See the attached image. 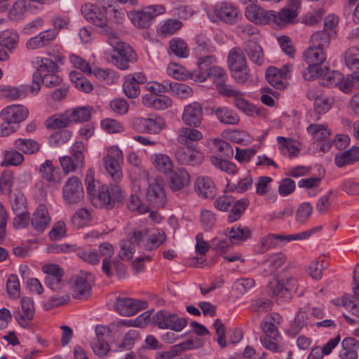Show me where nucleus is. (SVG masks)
I'll use <instances>...</instances> for the list:
<instances>
[{
	"label": "nucleus",
	"instance_id": "nucleus-1",
	"mask_svg": "<svg viewBox=\"0 0 359 359\" xmlns=\"http://www.w3.org/2000/svg\"><path fill=\"white\" fill-rule=\"evenodd\" d=\"M304 58L308 65L303 73L305 80H313L327 72V67L323 65L326 60L324 49L311 46L304 53Z\"/></svg>",
	"mask_w": 359,
	"mask_h": 359
},
{
	"label": "nucleus",
	"instance_id": "nucleus-2",
	"mask_svg": "<svg viewBox=\"0 0 359 359\" xmlns=\"http://www.w3.org/2000/svg\"><path fill=\"white\" fill-rule=\"evenodd\" d=\"M165 13V8L161 4L146 6L141 10L127 12V16L138 28H148L154 18Z\"/></svg>",
	"mask_w": 359,
	"mask_h": 359
},
{
	"label": "nucleus",
	"instance_id": "nucleus-3",
	"mask_svg": "<svg viewBox=\"0 0 359 359\" xmlns=\"http://www.w3.org/2000/svg\"><path fill=\"white\" fill-rule=\"evenodd\" d=\"M123 160V153L116 146L108 149L107 154L103 158L105 169L115 182H118L122 178L121 165Z\"/></svg>",
	"mask_w": 359,
	"mask_h": 359
},
{
	"label": "nucleus",
	"instance_id": "nucleus-4",
	"mask_svg": "<svg viewBox=\"0 0 359 359\" xmlns=\"http://www.w3.org/2000/svg\"><path fill=\"white\" fill-rule=\"evenodd\" d=\"M299 287L298 280L293 276L278 278L271 287L273 296L278 299L287 301L292 299Z\"/></svg>",
	"mask_w": 359,
	"mask_h": 359
},
{
	"label": "nucleus",
	"instance_id": "nucleus-5",
	"mask_svg": "<svg viewBox=\"0 0 359 359\" xmlns=\"http://www.w3.org/2000/svg\"><path fill=\"white\" fill-rule=\"evenodd\" d=\"M84 196L83 188L79 177L72 176L65 182L62 196L67 204H76L81 201Z\"/></svg>",
	"mask_w": 359,
	"mask_h": 359
},
{
	"label": "nucleus",
	"instance_id": "nucleus-6",
	"mask_svg": "<svg viewBox=\"0 0 359 359\" xmlns=\"http://www.w3.org/2000/svg\"><path fill=\"white\" fill-rule=\"evenodd\" d=\"M291 65H285L280 69L270 67L266 70V79L269 83L278 90L286 88L288 83L287 79L290 77Z\"/></svg>",
	"mask_w": 359,
	"mask_h": 359
},
{
	"label": "nucleus",
	"instance_id": "nucleus-7",
	"mask_svg": "<svg viewBox=\"0 0 359 359\" xmlns=\"http://www.w3.org/2000/svg\"><path fill=\"white\" fill-rule=\"evenodd\" d=\"M106 8L98 4H86L81 7L83 17L93 25L103 27L107 24Z\"/></svg>",
	"mask_w": 359,
	"mask_h": 359
},
{
	"label": "nucleus",
	"instance_id": "nucleus-8",
	"mask_svg": "<svg viewBox=\"0 0 359 359\" xmlns=\"http://www.w3.org/2000/svg\"><path fill=\"white\" fill-rule=\"evenodd\" d=\"M42 271L46 273L44 282L47 287L53 290L62 288L64 271L61 267L55 264H45Z\"/></svg>",
	"mask_w": 359,
	"mask_h": 359
},
{
	"label": "nucleus",
	"instance_id": "nucleus-9",
	"mask_svg": "<svg viewBox=\"0 0 359 359\" xmlns=\"http://www.w3.org/2000/svg\"><path fill=\"white\" fill-rule=\"evenodd\" d=\"M147 307V303L146 302L130 298L118 299L114 304L115 310L123 316H133L139 311Z\"/></svg>",
	"mask_w": 359,
	"mask_h": 359
},
{
	"label": "nucleus",
	"instance_id": "nucleus-10",
	"mask_svg": "<svg viewBox=\"0 0 359 359\" xmlns=\"http://www.w3.org/2000/svg\"><path fill=\"white\" fill-rule=\"evenodd\" d=\"M197 77L198 82H203L208 78L210 79L216 84V88L219 93L221 87L226 89H231L233 88L231 86L224 83L227 79L226 73L224 69L217 66L210 67L208 72H198Z\"/></svg>",
	"mask_w": 359,
	"mask_h": 359
},
{
	"label": "nucleus",
	"instance_id": "nucleus-11",
	"mask_svg": "<svg viewBox=\"0 0 359 359\" xmlns=\"http://www.w3.org/2000/svg\"><path fill=\"white\" fill-rule=\"evenodd\" d=\"M134 126L142 132L156 135L165 127V121L161 116L140 117L135 119Z\"/></svg>",
	"mask_w": 359,
	"mask_h": 359
},
{
	"label": "nucleus",
	"instance_id": "nucleus-12",
	"mask_svg": "<svg viewBox=\"0 0 359 359\" xmlns=\"http://www.w3.org/2000/svg\"><path fill=\"white\" fill-rule=\"evenodd\" d=\"M123 198V194L118 186L111 185L110 189L108 187L102 186L101 194H100L96 202L102 204V207L110 209L114 206L116 202L121 201Z\"/></svg>",
	"mask_w": 359,
	"mask_h": 359
},
{
	"label": "nucleus",
	"instance_id": "nucleus-13",
	"mask_svg": "<svg viewBox=\"0 0 359 359\" xmlns=\"http://www.w3.org/2000/svg\"><path fill=\"white\" fill-rule=\"evenodd\" d=\"M214 13L218 19L229 24L236 23L241 17L237 7L229 2H222L216 5Z\"/></svg>",
	"mask_w": 359,
	"mask_h": 359
},
{
	"label": "nucleus",
	"instance_id": "nucleus-14",
	"mask_svg": "<svg viewBox=\"0 0 359 359\" xmlns=\"http://www.w3.org/2000/svg\"><path fill=\"white\" fill-rule=\"evenodd\" d=\"M146 200L154 207L162 208L166 202L162 184L158 179L149 182L146 192Z\"/></svg>",
	"mask_w": 359,
	"mask_h": 359
},
{
	"label": "nucleus",
	"instance_id": "nucleus-15",
	"mask_svg": "<svg viewBox=\"0 0 359 359\" xmlns=\"http://www.w3.org/2000/svg\"><path fill=\"white\" fill-rule=\"evenodd\" d=\"M89 274L81 271L79 275L72 278V292L75 299H83L90 295L91 286L88 276Z\"/></svg>",
	"mask_w": 359,
	"mask_h": 359
},
{
	"label": "nucleus",
	"instance_id": "nucleus-16",
	"mask_svg": "<svg viewBox=\"0 0 359 359\" xmlns=\"http://www.w3.org/2000/svg\"><path fill=\"white\" fill-rule=\"evenodd\" d=\"M219 94L226 97H232L234 98L235 106L248 115H250L255 111L254 106L251 104L248 100L244 99V93L238 90L235 88L231 89L220 88Z\"/></svg>",
	"mask_w": 359,
	"mask_h": 359
},
{
	"label": "nucleus",
	"instance_id": "nucleus-17",
	"mask_svg": "<svg viewBox=\"0 0 359 359\" xmlns=\"http://www.w3.org/2000/svg\"><path fill=\"white\" fill-rule=\"evenodd\" d=\"M29 115V111L23 105L12 104L3 109L0 116L3 121H10L18 125L25 121Z\"/></svg>",
	"mask_w": 359,
	"mask_h": 359
},
{
	"label": "nucleus",
	"instance_id": "nucleus-18",
	"mask_svg": "<svg viewBox=\"0 0 359 359\" xmlns=\"http://www.w3.org/2000/svg\"><path fill=\"white\" fill-rule=\"evenodd\" d=\"M152 320L161 329L180 330V318L177 313L160 311L153 316Z\"/></svg>",
	"mask_w": 359,
	"mask_h": 359
},
{
	"label": "nucleus",
	"instance_id": "nucleus-19",
	"mask_svg": "<svg viewBox=\"0 0 359 359\" xmlns=\"http://www.w3.org/2000/svg\"><path fill=\"white\" fill-rule=\"evenodd\" d=\"M203 118V109L201 105L196 102H194L185 106L182 114L184 122L193 127H198Z\"/></svg>",
	"mask_w": 359,
	"mask_h": 359
},
{
	"label": "nucleus",
	"instance_id": "nucleus-20",
	"mask_svg": "<svg viewBox=\"0 0 359 359\" xmlns=\"http://www.w3.org/2000/svg\"><path fill=\"white\" fill-rule=\"evenodd\" d=\"M50 220L47 207L40 204L32 215L31 224L35 231L43 232L50 224Z\"/></svg>",
	"mask_w": 359,
	"mask_h": 359
},
{
	"label": "nucleus",
	"instance_id": "nucleus-21",
	"mask_svg": "<svg viewBox=\"0 0 359 359\" xmlns=\"http://www.w3.org/2000/svg\"><path fill=\"white\" fill-rule=\"evenodd\" d=\"M246 18L252 22L258 25L270 23L271 11H265L257 5L250 4L245 8Z\"/></svg>",
	"mask_w": 359,
	"mask_h": 359
},
{
	"label": "nucleus",
	"instance_id": "nucleus-22",
	"mask_svg": "<svg viewBox=\"0 0 359 359\" xmlns=\"http://www.w3.org/2000/svg\"><path fill=\"white\" fill-rule=\"evenodd\" d=\"M243 50L249 59L255 65L261 66L264 64V53L257 41L254 39L247 41L244 44Z\"/></svg>",
	"mask_w": 359,
	"mask_h": 359
},
{
	"label": "nucleus",
	"instance_id": "nucleus-23",
	"mask_svg": "<svg viewBox=\"0 0 359 359\" xmlns=\"http://www.w3.org/2000/svg\"><path fill=\"white\" fill-rule=\"evenodd\" d=\"M281 317L277 313H271L266 316L261 323V328L264 333L269 338L277 341L280 337L276 325L280 323Z\"/></svg>",
	"mask_w": 359,
	"mask_h": 359
},
{
	"label": "nucleus",
	"instance_id": "nucleus-24",
	"mask_svg": "<svg viewBox=\"0 0 359 359\" xmlns=\"http://www.w3.org/2000/svg\"><path fill=\"white\" fill-rule=\"evenodd\" d=\"M298 12L283 8L279 12L271 11L270 23L278 27L291 24L297 17Z\"/></svg>",
	"mask_w": 359,
	"mask_h": 359
},
{
	"label": "nucleus",
	"instance_id": "nucleus-25",
	"mask_svg": "<svg viewBox=\"0 0 359 359\" xmlns=\"http://www.w3.org/2000/svg\"><path fill=\"white\" fill-rule=\"evenodd\" d=\"M111 60L117 67L125 70L128 68L129 62H133L137 60V55L130 47H126L123 51H119L112 55Z\"/></svg>",
	"mask_w": 359,
	"mask_h": 359
},
{
	"label": "nucleus",
	"instance_id": "nucleus-26",
	"mask_svg": "<svg viewBox=\"0 0 359 359\" xmlns=\"http://www.w3.org/2000/svg\"><path fill=\"white\" fill-rule=\"evenodd\" d=\"M21 306L24 313H19L15 318L22 327H26L34 318L35 307L33 299L28 297H23Z\"/></svg>",
	"mask_w": 359,
	"mask_h": 359
},
{
	"label": "nucleus",
	"instance_id": "nucleus-27",
	"mask_svg": "<svg viewBox=\"0 0 359 359\" xmlns=\"http://www.w3.org/2000/svg\"><path fill=\"white\" fill-rule=\"evenodd\" d=\"M56 33L53 30H46L38 36L29 39L26 44L27 49L34 50L42 48L49 44L50 41L55 39Z\"/></svg>",
	"mask_w": 359,
	"mask_h": 359
},
{
	"label": "nucleus",
	"instance_id": "nucleus-28",
	"mask_svg": "<svg viewBox=\"0 0 359 359\" xmlns=\"http://www.w3.org/2000/svg\"><path fill=\"white\" fill-rule=\"evenodd\" d=\"M32 6L25 0L15 1L8 11V18L11 20L18 22L23 20L27 13L29 12Z\"/></svg>",
	"mask_w": 359,
	"mask_h": 359
},
{
	"label": "nucleus",
	"instance_id": "nucleus-29",
	"mask_svg": "<svg viewBox=\"0 0 359 359\" xmlns=\"http://www.w3.org/2000/svg\"><path fill=\"white\" fill-rule=\"evenodd\" d=\"M195 189L198 194L205 198H213L215 187L212 180L208 177H198L195 182Z\"/></svg>",
	"mask_w": 359,
	"mask_h": 359
},
{
	"label": "nucleus",
	"instance_id": "nucleus-30",
	"mask_svg": "<svg viewBox=\"0 0 359 359\" xmlns=\"http://www.w3.org/2000/svg\"><path fill=\"white\" fill-rule=\"evenodd\" d=\"M39 171L43 179L54 184L61 182L59 171L53 166L52 161L46 160L40 165Z\"/></svg>",
	"mask_w": 359,
	"mask_h": 359
},
{
	"label": "nucleus",
	"instance_id": "nucleus-31",
	"mask_svg": "<svg viewBox=\"0 0 359 359\" xmlns=\"http://www.w3.org/2000/svg\"><path fill=\"white\" fill-rule=\"evenodd\" d=\"M227 64L230 71L248 67L246 58L241 48L235 47L230 50Z\"/></svg>",
	"mask_w": 359,
	"mask_h": 359
},
{
	"label": "nucleus",
	"instance_id": "nucleus-32",
	"mask_svg": "<svg viewBox=\"0 0 359 359\" xmlns=\"http://www.w3.org/2000/svg\"><path fill=\"white\" fill-rule=\"evenodd\" d=\"M212 114H215L218 120L224 124L237 125L240 121L238 115L226 107L212 109Z\"/></svg>",
	"mask_w": 359,
	"mask_h": 359
},
{
	"label": "nucleus",
	"instance_id": "nucleus-33",
	"mask_svg": "<svg viewBox=\"0 0 359 359\" xmlns=\"http://www.w3.org/2000/svg\"><path fill=\"white\" fill-rule=\"evenodd\" d=\"M359 161V148L353 147L348 150L335 156L334 163L337 166L341 168L345 165H350Z\"/></svg>",
	"mask_w": 359,
	"mask_h": 359
},
{
	"label": "nucleus",
	"instance_id": "nucleus-34",
	"mask_svg": "<svg viewBox=\"0 0 359 359\" xmlns=\"http://www.w3.org/2000/svg\"><path fill=\"white\" fill-rule=\"evenodd\" d=\"M341 345L343 348L339 353L341 359H357L359 343L356 339L353 337H346L342 341Z\"/></svg>",
	"mask_w": 359,
	"mask_h": 359
},
{
	"label": "nucleus",
	"instance_id": "nucleus-35",
	"mask_svg": "<svg viewBox=\"0 0 359 359\" xmlns=\"http://www.w3.org/2000/svg\"><path fill=\"white\" fill-rule=\"evenodd\" d=\"M153 164L155 168L164 174L172 173L173 171V163L170 158L166 154L158 153L152 155Z\"/></svg>",
	"mask_w": 359,
	"mask_h": 359
},
{
	"label": "nucleus",
	"instance_id": "nucleus-36",
	"mask_svg": "<svg viewBox=\"0 0 359 359\" xmlns=\"http://www.w3.org/2000/svg\"><path fill=\"white\" fill-rule=\"evenodd\" d=\"M37 69L33 74L35 79H40L43 74H51L52 72H57L58 69L57 65L49 58H41L37 62Z\"/></svg>",
	"mask_w": 359,
	"mask_h": 359
},
{
	"label": "nucleus",
	"instance_id": "nucleus-37",
	"mask_svg": "<svg viewBox=\"0 0 359 359\" xmlns=\"http://www.w3.org/2000/svg\"><path fill=\"white\" fill-rule=\"evenodd\" d=\"M72 123V119L69 115V111L62 114L53 115L46 121L48 128L59 129L68 127Z\"/></svg>",
	"mask_w": 359,
	"mask_h": 359
},
{
	"label": "nucleus",
	"instance_id": "nucleus-38",
	"mask_svg": "<svg viewBox=\"0 0 359 359\" xmlns=\"http://www.w3.org/2000/svg\"><path fill=\"white\" fill-rule=\"evenodd\" d=\"M196 252L200 255V257H195L192 262L189 264L190 266L200 267V265L205 261L203 257L209 250L208 243L203 239L202 234H198L196 236Z\"/></svg>",
	"mask_w": 359,
	"mask_h": 359
},
{
	"label": "nucleus",
	"instance_id": "nucleus-39",
	"mask_svg": "<svg viewBox=\"0 0 359 359\" xmlns=\"http://www.w3.org/2000/svg\"><path fill=\"white\" fill-rule=\"evenodd\" d=\"M345 65L351 70H359V48L352 46L348 48L344 53Z\"/></svg>",
	"mask_w": 359,
	"mask_h": 359
},
{
	"label": "nucleus",
	"instance_id": "nucleus-40",
	"mask_svg": "<svg viewBox=\"0 0 359 359\" xmlns=\"http://www.w3.org/2000/svg\"><path fill=\"white\" fill-rule=\"evenodd\" d=\"M287 257L283 252L271 254L265 261V263L268 265L266 273L270 275L273 274L285 263Z\"/></svg>",
	"mask_w": 359,
	"mask_h": 359
},
{
	"label": "nucleus",
	"instance_id": "nucleus-41",
	"mask_svg": "<svg viewBox=\"0 0 359 359\" xmlns=\"http://www.w3.org/2000/svg\"><path fill=\"white\" fill-rule=\"evenodd\" d=\"M14 146L16 149L29 155L35 154L40 149L39 144L29 139H18L15 141Z\"/></svg>",
	"mask_w": 359,
	"mask_h": 359
},
{
	"label": "nucleus",
	"instance_id": "nucleus-42",
	"mask_svg": "<svg viewBox=\"0 0 359 359\" xmlns=\"http://www.w3.org/2000/svg\"><path fill=\"white\" fill-rule=\"evenodd\" d=\"M199 158H201V154L195 149V146L187 144L181 147V161L195 164Z\"/></svg>",
	"mask_w": 359,
	"mask_h": 359
},
{
	"label": "nucleus",
	"instance_id": "nucleus-43",
	"mask_svg": "<svg viewBox=\"0 0 359 359\" xmlns=\"http://www.w3.org/2000/svg\"><path fill=\"white\" fill-rule=\"evenodd\" d=\"M203 134L198 130L195 128H181V144H192L196 146V141L202 139Z\"/></svg>",
	"mask_w": 359,
	"mask_h": 359
},
{
	"label": "nucleus",
	"instance_id": "nucleus-44",
	"mask_svg": "<svg viewBox=\"0 0 359 359\" xmlns=\"http://www.w3.org/2000/svg\"><path fill=\"white\" fill-rule=\"evenodd\" d=\"M18 43V34L16 32L6 29L0 33V44L11 50L16 48Z\"/></svg>",
	"mask_w": 359,
	"mask_h": 359
},
{
	"label": "nucleus",
	"instance_id": "nucleus-45",
	"mask_svg": "<svg viewBox=\"0 0 359 359\" xmlns=\"http://www.w3.org/2000/svg\"><path fill=\"white\" fill-rule=\"evenodd\" d=\"M69 78L72 82L75 84L76 88L79 90L85 93H89L93 90L92 84L81 72L72 71L69 74Z\"/></svg>",
	"mask_w": 359,
	"mask_h": 359
},
{
	"label": "nucleus",
	"instance_id": "nucleus-46",
	"mask_svg": "<svg viewBox=\"0 0 359 359\" xmlns=\"http://www.w3.org/2000/svg\"><path fill=\"white\" fill-rule=\"evenodd\" d=\"M196 42L195 53L196 57L214 53L215 48L210 44V40L205 35H197Z\"/></svg>",
	"mask_w": 359,
	"mask_h": 359
},
{
	"label": "nucleus",
	"instance_id": "nucleus-47",
	"mask_svg": "<svg viewBox=\"0 0 359 359\" xmlns=\"http://www.w3.org/2000/svg\"><path fill=\"white\" fill-rule=\"evenodd\" d=\"M277 141L279 144V148L283 154L287 152L290 157L297 156L299 148L294 144L293 139L278 136Z\"/></svg>",
	"mask_w": 359,
	"mask_h": 359
},
{
	"label": "nucleus",
	"instance_id": "nucleus-48",
	"mask_svg": "<svg viewBox=\"0 0 359 359\" xmlns=\"http://www.w3.org/2000/svg\"><path fill=\"white\" fill-rule=\"evenodd\" d=\"M331 36L326 30L318 31L311 36V44L312 46L325 49L330 43Z\"/></svg>",
	"mask_w": 359,
	"mask_h": 359
},
{
	"label": "nucleus",
	"instance_id": "nucleus-49",
	"mask_svg": "<svg viewBox=\"0 0 359 359\" xmlns=\"http://www.w3.org/2000/svg\"><path fill=\"white\" fill-rule=\"evenodd\" d=\"M307 131L316 141H321L328 137L331 131L325 124H311L307 128Z\"/></svg>",
	"mask_w": 359,
	"mask_h": 359
},
{
	"label": "nucleus",
	"instance_id": "nucleus-50",
	"mask_svg": "<svg viewBox=\"0 0 359 359\" xmlns=\"http://www.w3.org/2000/svg\"><path fill=\"white\" fill-rule=\"evenodd\" d=\"M248 205L249 201L248 198H245L237 201L228 216V222H233L239 219Z\"/></svg>",
	"mask_w": 359,
	"mask_h": 359
},
{
	"label": "nucleus",
	"instance_id": "nucleus-51",
	"mask_svg": "<svg viewBox=\"0 0 359 359\" xmlns=\"http://www.w3.org/2000/svg\"><path fill=\"white\" fill-rule=\"evenodd\" d=\"M252 232L248 227L239 225L237 228H231L228 231L229 240L232 243L243 241L251 237Z\"/></svg>",
	"mask_w": 359,
	"mask_h": 359
},
{
	"label": "nucleus",
	"instance_id": "nucleus-52",
	"mask_svg": "<svg viewBox=\"0 0 359 359\" xmlns=\"http://www.w3.org/2000/svg\"><path fill=\"white\" fill-rule=\"evenodd\" d=\"M0 97L10 100H15L26 97V93L22 88L4 86L0 88Z\"/></svg>",
	"mask_w": 359,
	"mask_h": 359
},
{
	"label": "nucleus",
	"instance_id": "nucleus-53",
	"mask_svg": "<svg viewBox=\"0 0 359 359\" xmlns=\"http://www.w3.org/2000/svg\"><path fill=\"white\" fill-rule=\"evenodd\" d=\"M180 29V21L177 20L168 19L161 23L158 29V32L162 36L167 37L175 33Z\"/></svg>",
	"mask_w": 359,
	"mask_h": 359
},
{
	"label": "nucleus",
	"instance_id": "nucleus-54",
	"mask_svg": "<svg viewBox=\"0 0 359 359\" xmlns=\"http://www.w3.org/2000/svg\"><path fill=\"white\" fill-rule=\"evenodd\" d=\"M140 339V336L138 331L135 330H129L124 334L121 342L118 345V351H122L123 349H131L135 343Z\"/></svg>",
	"mask_w": 359,
	"mask_h": 359
},
{
	"label": "nucleus",
	"instance_id": "nucleus-55",
	"mask_svg": "<svg viewBox=\"0 0 359 359\" xmlns=\"http://www.w3.org/2000/svg\"><path fill=\"white\" fill-rule=\"evenodd\" d=\"M86 183L87 185V193L93 205L102 207V204H99L96 202L97 199H98V196H100V194H101V187H99L97 190L96 189V185L91 173L86 174Z\"/></svg>",
	"mask_w": 359,
	"mask_h": 359
},
{
	"label": "nucleus",
	"instance_id": "nucleus-56",
	"mask_svg": "<svg viewBox=\"0 0 359 359\" xmlns=\"http://www.w3.org/2000/svg\"><path fill=\"white\" fill-rule=\"evenodd\" d=\"M210 161L214 166L228 174L233 175L238 171L236 164L232 162L219 158L217 156H211Z\"/></svg>",
	"mask_w": 359,
	"mask_h": 359
},
{
	"label": "nucleus",
	"instance_id": "nucleus-57",
	"mask_svg": "<svg viewBox=\"0 0 359 359\" xmlns=\"http://www.w3.org/2000/svg\"><path fill=\"white\" fill-rule=\"evenodd\" d=\"M11 206L15 214L28 212L26 197L22 194L14 195L11 200Z\"/></svg>",
	"mask_w": 359,
	"mask_h": 359
},
{
	"label": "nucleus",
	"instance_id": "nucleus-58",
	"mask_svg": "<svg viewBox=\"0 0 359 359\" xmlns=\"http://www.w3.org/2000/svg\"><path fill=\"white\" fill-rule=\"evenodd\" d=\"M278 247L274 233H269L260 239V243L257 245L258 254H264L268 250Z\"/></svg>",
	"mask_w": 359,
	"mask_h": 359
},
{
	"label": "nucleus",
	"instance_id": "nucleus-59",
	"mask_svg": "<svg viewBox=\"0 0 359 359\" xmlns=\"http://www.w3.org/2000/svg\"><path fill=\"white\" fill-rule=\"evenodd\" d=\"M166 241V235L163 231H158V233L150 235L147 238L146 243L143 244V246L149 250H154L161 245H162Z\"/></svg>",
	"mask_w": 359,
	"mask_h": 359
},
{
	"label": "nucleus",
	"instance_id": "nucleus-60",
	"mask_svg": "<svg viewBox=\"0 0 359 359\" xmlns=\"http://www.w3.org/2000/svg\"><path fill=\"white\" fill-rule=\"evenodd\" d=\"M69 115L72 123L84 122L90 119V111L86 107H80L69 111Z\"/></svg>",
	"mask_w": 359,
	"mask_h": 359
},
{
	"label": "nucleus",
	"instance_id": "nucleus-61",
	"mask_svg": "<svg viewBox=\"0 0 359 359\" xmlns=\"http://www.w3.org/2000/svg\"><path fill=\"white\" fill-rule=\"evenodd\" d=\"M24 161L23 155L16 150H11L5 153L4 159L2 161V165H20Z\"/></svg>",
	"mask_w": 359,
	"mask_h": 359
},
{
	"label": "nucleus",
	"instance_id": "nucleus-62",
	"mask_svg": "<svg viewBox=\"0 0 359 359\" xmlns=\"http://www.w3.org/2000/svg\"><path fill=\"white\" fill-rule=\"evenodd\" d=\"M157 86V93H171L173 95H179L180 84L169 80H164L162 83L154 82Z\"/></svg>",
	"mask_w": 359,
	"mask_h": 359
},
{
	"label": "nucleus",
	"instance_id": "nucleus-63",
	"mask_svg": "<svg viewBox=\"0 0 359 359\" xmlns=\"http://www.w3.org/2000/svg\"><path fill=\"white\" fill-rule=\"evenodd\" d=\"M69 59L74 67L80 69L83 73L87 75L93 74V69L90 64L85 60L74 54L71 55Z\"/></svg>",
	"mask_w": 359,
	"mask_h": 359
},
{
	"label": "nucleus",
	"instance_id": "nucleus-64",
	"mask_svg": "<svg viewBox=\"0 0 359 359\" xmlns=\"http://www.w3.org/2000/svg\"><path fill=\"white\" fill-rule=\"evenodd\" d=\"M125 95L129 98H134L140 95V86L134 79H127L123 85Z\"/></svg>",
	"mask_w": 359,
	"mask_h": 359
}]
</instances>
